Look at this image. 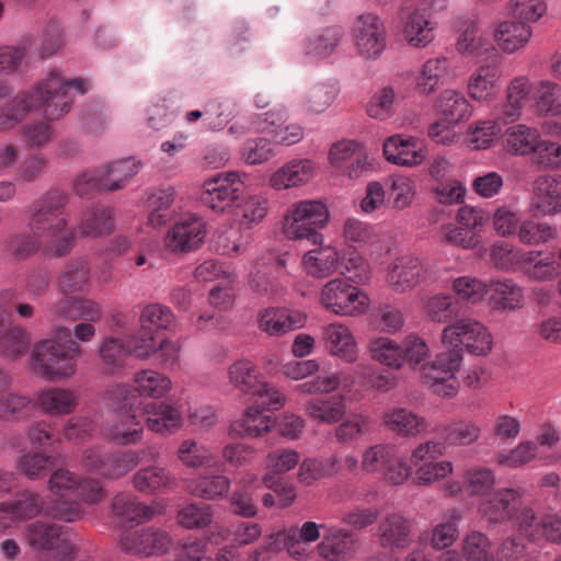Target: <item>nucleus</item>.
<instances>
[{
	"label": "nucleus",
	"mask_w": 561,
	"mask_h": 561,
	"mask_svg": "<svg viewBox=\"0 0 561 561\" xmlns=\"http://www.w3.org/2000/svg\"><path fill=\"white\" fill-rule=\"evenodd\" d=\"M111 210L105 206H96L89 211L81 220L77 231L79 232V242L84 238L106 234L112 229Z\"/></svg>",
	"instance_id": "nucleus-46"
},
{
	"label": "nucleus",
	"mask_w": 561,
	"mask_h": 561,
	"mask_svg": "<svg viewBox=\"0 0 561 561\" xmlns=\"http://www.w3.org/2000/svg\"><path fill=\"white\" fill-rule=\"evenodd\" d=\"M455 78V70L451 60L445 56H437L427 59L415 79L416 89L420 93L430 95L438 87L444 85Z\"/></svg>",
	"instance_id": "nucleus-16"
},
{
	"label": "nucleus",
	"mask_w": 561,
	"mask_h": 561,
	"mask_svg": "<svg viewBox=\"0 0 561 561\" xmlns=\"http://www.w3.org/2000/svg\"><path fill=\"white\" fill-rule=\"evenodd\" d=\"M113 513L127 522L149 519L152 511L136 501L131 494L121 493L114 496L112 501Z\"/></svg>",
	"instance_id": "nucleus-53"
},
{
	"label": "nucleus",
	"mask_w": 561,
	"mask_h": 561,
	"mask_svg": "<svg viewBox=\"0 0 561 561\" xmlns=\"http://www.w3.org/2000/svg\"><path fill=\"white\" fill-rule=\"evenodd\" d=\"M442 342L447 351L459 350L461 357L463 347L474 355H485L492 348V337L486 328L470 318L458 319L446 327Z\"/></svg>",
	"instance_id": "nucleus-5"
},
{
	"label": "nucleus",
	"mask_w": 561,
	"mask_h": 561,
	"mask_svg": "<svg viewBox=\"0 0 561 561\" xmlns=\"http://www.w3.org/2000/svg\"><path fill=\"white\" fill-rule=\"evenodd\" d=\"M352 35L356 50L363 58L376 59L386 48V26L375 14L359 15L354 22Z\"/></svg>",
	"instance_id": "nucleus-10"
},
{
	"label": "nucleus",
	"mask_w": 561,
	"mask_h": 561,
	"mask_svg": "<svg viewBox=\"0 0 561 561\" xmlns=\"http://www.w3.org/2000/svg\"><path fill=\"white\" fill-rule=\"evenodd\" d=\"M344 34V28L340 25L323 27L306 41L304 53L318 59L328 58L335 53Z\"/></svg>",
	"instance_id": "nucleus-28"
},
{
	"label": "nucleus",
	"mask_w": 561,
	"mask_h": 561,
	"mask_svg": "<svg viewBox=\"0 0 561 561\" xmlns=\"http://www.w3.org/2000/svg\"><path fill=\"white\" fill-rule=\"evenodd\" d=\"M336 271L355 284H365L370 277L368 263L357 248H343L339 252Z\"/></svg>",
	"instance_id": "nucleus-37"
},
{
	"label": "nucleus",
	"mask_w": 561,
	"mask_h": 561,
	"mask_svg": "<svg viewBox=\"0 0 561 561\" xmlns=\"http://www.w3.org/2000/svg\"><path fill=\"white\" fill-rule=\"evenodd\" d=\"M244 188V181L240 173H220L205 181L201 201L210 209L221 213L240 198Z\"/></svg>",
	"instance_id": "nucleus-9"
},
{
	"label": "nucleus",
	"mask_w": 561,
	"mask_h": 561,
	"mask_svg": "<svg viewBox=\"0 0 561 561\" xmlns=\"http://www.w3.org/2000/svg\"><path fill=\"white\" fill-rule=\"evenodd\" d=\"M141 164L134 158L123 159L106 163L101 167L104 184L108 192L123 190L135 175L138 174Z\"/></svg>",
	"instance_id": "nucleus-32"
},
{
	"label": "nucleus",
	"mask_w": 561,
	"mask_h": 561,
	"mask_svg": "<svg viewBox=\"0 0 561 561\" xmlns=\"http://www.w3.org/2000/svg\"><path fill=\"white\" fill-rule=\"evenodd\" d=\"M88 284L89 270L84 261L68 265L58 280L59 289L65 296L82 293Z\"/></svg>",
	"instance_id": "nucleus-54"
},
{
	"label": "nucleus",
	"mask_w": 561,
	"mask_h": 561,
	"mask_svg": "<svg viewBox=\"0 0 561 561\" xmlns=\"http://www.w3.org/2000/svg\"><path fill=\"white\" fill-rule=\"evenodd\" d=\"M560 262L550 252H530L523 266L525 273L533 279L547 280L559 275Z\"/></svg>",
	"instance_id": "nucleus-38"
},
{
	"label": "nucleus",
	"mask_w": 561,
	"mask_h": 561,
	"mask_svg": "<svg viewBox=\"0 0 561 561\" xmlns=\"http://www.w3.org/2000/svg\"><path fill=\"white\" fill-rule=\"evenodd\" d=\"M305 323L306 316L302 312L285 308H266L259 318L260 329L275 336L300 329Z\"/></svg>",
	"instance_id": "nucleus-19"
},
{
	"label": "nucleus",
	"mask_w": 561,
	"mask_h": 561,
	"mask_svg": "<svg viewBox=\"0 0 561 561\" xmlns=\"http://www.w3.org/2000/svg\"><path fill=\"white\" fill-rule=\"evenodd\" d=\"M274 425L271 415L264 413L260 407H251L247 410L243 419L230 426L231 432H238L242 436L259 437L268 432Z\"/></svg>",
	"instance_id": "nucleus-43"
},
{
	"label": "nucleus",
	"mask_w": 561,
	"mask_h": 561,
	"mask_svg": "<svg viewBox=\"0 0 561 561\" xmlns=\"http://www.w3.org/2000/svg\"><path fill=\"white\" fill-rule=\"evenodd\" d=\"M436 23L428 11L417 8L408 14L403 34L408 43L414 47H425L435 38Z\"/></svg>",
	"instance_id": "nucleus-24"
},
{
	"label": "nucleus",
	"mask_w": 561,
	"mask_h": 561,
	"mask_svg": "<svg viewBox=\"0 0 561 561\" xmlns=\"http://www.w3.org/2000/svg\"><path fill=\"white\" fill-rule=\"evenodd\" d=\"M341 472L339 457L332 456L325 459H306L299 467V481L306 485H311L314 481L332 477Z\"/></svg>",
	"instance_id": "nucleus-45"
},
{
	"label": "nucleus",
	"mask_w": 561,
	"mask_h": 561,
	"mask_svg": "<svg viewBox=\"0 0 561 561\" xmlns=\"http://www.w3.org/2000/svg\"><path fill=\"white\" fill-rule=\"evenodd\" d=\"M359 377L363 386L378 391H389L397 386L394 374L375 366H362Z\"/></svg>",
	"instance_id": "nucleus-61"
},
{
	"label": "nucleus",
	"mask_w": 561,
	"mask_h": 561,
	"mask_svg": "<svg viewBox=\"0 0 561 561\" xmlns=\"http://www.w3.org/2000/svg\"><path fill=\"white\" fill-rule=\"evenodd\" d=\"M460 363L459 350L440 352L431 365L423 366L425 382L431 386V381H440L445 376L454 375Z\"/></svg>",
	"instance_id": "nucleus-47"
},
{
	"label": "nucleus",
	"mask_w": 561,
	"mask_h": 561,
	"mask_svg": "<svg viewBox=\"0 0 561 561\" xmlns=\"http://www.w3.org/2000/svg\"><path fill=\"white\" fill-rule=\"evenodd\" d=\"M436 108L448 124L466 121L471 115V106L466 96L456 90H444L437 101Z\"/></svg>",
	"instance_id": "nucleus-31"
},
{
	"label": "nucleus",
	"mask_w": 561,
	"mask_h": 561,
	"mask_svg": "<svg viewBox=\"0 0 561 561\" xmlns=\"http://www.w3.org/2000/svg\"><path fill=\"white\" fill-rule=\"evenodd\" d=\"M176 518L186 529H202L211 524L214 512L209 504L190 503L179 510Z\"/></svg>",
	"instance_id": "nucleus-52"
},
{
	"label": "nucleus",
	"mask_w": 561,
	"mask_h": 561,
	"mask_svg": "<svg viewBox=\"0 0 561 561\" xmlns=\"http://www.w3.org/2000/svg\"><path fill=\"white\" fill-rule=\"evenodd\" d=\"M175 195L176 191L173 186L156 188L148 194V226L159 228L173 219L175 211L172 206Z\"/></svg>",
	"instance_id": "nucleus-25"
},
{
	"label": "nucleus",
	"mask_w": 561,
	"mask_h": 561,
	"mask_svg": "<svg viewBox=\"0 0 561 561\" xmlns=\"http://www.w3.org/2000/svg\"><path fill=\"white\" fill-rule=\"evenodd\" d=\"M31 344L28 333L20 325L12 324L0 336V354L10 359H16L27 353Z\"/></svg>",
	"instance_id": "nucleus-49"
},
{
	"label": "nucleus",
	"mask_w": 561,
	"mask_h": 561,
	"mask_svg": "<svg viewBox=\"0 0 561 561\" xmlns=\"http://www.w3.org/2000/svg\"><path fill=\"white\" fill-rule=\"evenodd\" d=\"M230 488V480L226 476L199 477L190 482V492L205 500H216L222 497Z\"/></svg>",
	"instance_id": "nucleus-50"
},
{
	"label": "nucleus",
	"mask_w": 561,
	"mask_h": 561,
	"mask_svg": "<svg viewBox=\"0 0 561 561\" xmlns=\"http://www.w3.org/2000/svg\"><path fill=\"white\" fill-rule=\"evenodd\" d=\"M159 339L160 334H157L154 330L140 327L137 334L126 344L130 348V355L134 354L136 357L145 359L157 353Z\"/></svg>",
	"instance_id": "nucleus-62"
},
{
	"label": "nucleus",
	"mask_w": 561,
	"mask_h": 561,
	"mask_svg": "<svg viewBox=\"0 0 561 561\" xmlns=\"http://www.w3.org/2000/svg\"><path fill=\"white\" fill-rule=\"evenodd\" d=\"M28 543L41 550H54L60 541V528L53 524L35 522L27 527Z\"/></svg>",
	"instance_id": "nucleus-55"
},
{
	"label": "nucleus",
	"mask_w": 561,
	"mask_h": 561,
	"mask_svg": "<svg viewBox=\"0 0 561 561\" xmlns=\"http://www.w3.org/2000/svg\"><path fill=\"white\" fill-rule=\"evenodd\" d=\"M355 541L353 535L344 530H331L317 549L327 561H344L352 557Z\"/></svg>",
	"instance_id": "nucleus-30"
},
{
	"label": "nucleus",
	"mask_w": 561,
	"mask_h": 561,
	"mask_svg": "<svg viewBox=\"0 0 561 561\" xmlns=\"http://www.w3.org/2000/svg\"><path fill=\"white\" fill-rule=\"evenodd\" d=\"M539 139V130L525 124L511 126L505 131L506 149L516 156L531 154Z\"/></svg>",
	"instance_id": "nucleus-34"
},
{
	"label": "nucleus",
	"mask_w": 561,
	"mask_h": 561,
	"mask_svg": "<svg viewBox=\"0 0 561 561\" xmlns=\"http://www.w3.org/2000/svg\"><path fill=\"white\" fill-rule=\"evenodd\" d=\"M500 69L494 65L479 67L469 78V95L477 101H488L500 90Z\"/></svg>",
	"instance_id": "nucleus-27"
},
{
	"label": "nucleus",
	"mask_w": 561,
	"mask_h": 561,
	"mask_svg": "<svg viewBox=\"0 0 561 561\" xmlns=\"http://www.w3.org/2000/svg\"><path fill=\"white\" fill-rule=\"evenodd\" d=\"M171 546V536L165 530L153 527L127 529L119 537L121 549L134 556L164 554Z\"/></svg>",
	"instance_id": "nucleus-11"
},
{
	"label": "nucleus",
	"mask_w": 561,
	"mask_h": 561,
	"mask_svg": "<svg viewBox=\"0 0 561 561\" xmlns=\"http://www.w3.org/2000/svg\"><path fill=\"white\" fill-rule=\"evenodd\" d=\"M305 409L307 414L321 423L334 424L346 413V399L343 394H325L309 399Z\"/></svg>",
	"instance_id": "nucleus-22"
},
{
	"label": "nucleus",
	"mask_w": 561,
	"mask_h": 561,
	"mask_svg": "<svg viewBox=\"0 0 561 561\" xmlns=\"http://www.w3.org/2000/svg\"><path fill=\"white\" fill-rule=\"evenodd\" d=\"M206 234L205 224L203 220L195 216L176 222L167 234V244L174 243V245H198Z\"/></svg>",
	"instance_id": "nucleus-36"
},
{
	"label": "nucleus",
	"mask_w": 561,
	"mask_h": 561,
	"mask_svg": "<svg viewBox=\"0 0 561 561\" xmlns=\"http://www.w3.org/2000/svg\"><path fill=\"white\" fill-rule=\"evenodd\" d=\"M99 355L105 371L115 374L124 368L125 362L130 355V348L121 339L107 337L101 343Z\"/></svg>",
	"instance_id": "nucleus-44"
},
{
	"label": "nucleus",
	"mask_w": 561,
	"mask_h": 561,
	"mask_svg": "<svg viewBox=\"0 0 561 561\" xmlns=\"http://www.w3.org/2000/svg\"><path fill=\"white\" fill-rule=\"evenodd\" d=\"M67 194L50 190L36 198L30 207L27 230L18 237L19 245H72L79 242V232L65 217Z\"/></svg>",
	"instance_id": "nucleus-2"
},
{
	"label": "nucleus",
	"mask_w": 561,
	"mask_h": 561,
	"mask_svg": "<svg viewBox=\"0 0 561 561\" xmlns=\"http://www.w3.org/2000/svg\"><path fill=\"white\" fill-rule=\"evenodd\" d=\"M34 409L35 403L25 396L9 393L0 399V419L5 421L26 417Z\"/></svg>",
	"instance_id": "nucleus-57"
},
{
	"label": "nucleus",
	"mask_w": 561,
	"mask_h": 561,
	"mask_svg": "<svg viewBox=\"0 0 561 561\" xmlns=\"http://www.w3.org/2000/svg\"><path fill=\"white\" fill-rule=\"evenodd\" d=\"M461 519L458 511L451 510L448 512L447 520L438 524L433 529L432 546L436 549H445L453 545L458 537L457 524Z\"/></svg>",
	"instance_id": "nucleus-60"
},
{
	"label": "nucleus",
	"mask_w": 561,
	"mask_h": 561,
	"mask_svg": "<svg viewBox=\"0 0 561 561\" xmlns=\"http://www.w3.org/2000/svg\"><path fill=\"white\" fill-rule=\"evenodd\" d=\"M82 348L71 339L68 328H58L54 336L39 342L33 353L34 370L46 379L70 377L77 369V358Z\"/></svg>",
	"instance_id": "nucleus-3"
},
{
	"label": "nucleus",
	"mask_w": 561,
	"mask_h": 561,
	"mask_svg": "<svg viewBox=\"0 0 561 561\" xmlns=\"http://www.w3.org/2000/svg\"><path fill=\"white\" fill-rule=\"evenodd\" d=\"M377 537L383 549H404L411 542V523L400 513L387 514L378 525Z\"/></svg>",
	"instance_id": "nucleus-15"
},
{
	"label": "nucleus",
	"mask_w": 561,
	"mask_h": 561,
	"mask_svg": "<svg viewBox=\"0 0 561 561\" xmlns=\"http://www.w3.org/2000/svg\"><path fill=\"white\" fill-rule=\"evenodd\" d=\"M486 289V294H489L490 300L496 309L514 310L523 305L522 288L511 280L492 282L488 284Z\"/></svg>",
	"instance_id": "nucleus-41"
},
{
	"label": "nucleus",
	"mask_w": 561,
	"mask_h": 561,
	"mask_svg": "<svg viewBox=\"0 0 561 561\" xmlns=\"http://www.w3.org/2000/svg\"><path fill=\"white\" fill-rule=\"evenodd\" d=\"M427 316L436 322H455L459 317V302L451 296L435 295L426 302Z\"/></svg>",
	"instance_id": "nucleus-56"
},
{
	"label": "nucleus",
	"mask_w": 561,
	"mask_h": 561,
	"mask_svg": "<svg viewBox=\"0 0 561 561\" xmlns=\"http://www.w3.org/2000/svg\"><path fill=\"white\" fill-rule=\"evenodd\" d=\"M490 540L480 531H471L462 542V554L468 561H485L492 556Z\"/></svg>",
	"instance_id": "nucleus-63"
},
{
	"label": "nucleus",
	"mask_w": 561,
	"mask_h": 561,
	"mask_svg": "<svg viewBox=\"0 0 561 561\" xmlns=\"http://www.w3.org/2000/svg\"><path fill=\"white\" fill-rule=\"evenodd\" d=\"M322 306L340 316L364 313L369 305L367 295L342 279L328 282L321 291Z\"/></svg>",
	"instance_id": "nucleus-8"
},
{
	"label": "nucleus",
	"mask_w": 561,
	"mask_h": 561,
	"mask_svg": "<svg viewBox=\"0 0 561 561\" xmlns=\"http://www.w3.org/2000/svg\"><path fill=\"white\" fill-rule=\"evenodd\" d=\"M43 508L44 502L41 495L24 490L18 493L14 501L0 503V529L9 527L11 522L31 519Z\"/></svg>",
	"instance_id": "nucleus-14"
},
{
	"label": "nucleus",
	"mask_w": 561,
	"mask_h": 561,
	"mask_svg": "<svg viewBox=\"0 0 561 561\" xmlns=\"http://www.w3.org/2000/svg\"><path fill=\"white\" fill-rule=\"evenodd\" d=\"M440 435L448 445L467 446L479 439L481 427L472 421H458L444 426Z\"/></svg>",
	"instance_id": "nucleus-48"
},
{
	"label": "nucleus",
	"mask_w": 561,
	"mask_h": 561,
	"mask_svg": "<svg viewBox=\"0 0 561 561\" xmlns=\"http://www.w3.org/2000/svg\"><path fill=\"white\" fill-rule=\"evenodd\" d=\"M38 405L50 415L71 413L78 404L75 393L67 389L51 388L37 398Z\"/></svg>",
	"instance_id": "nucleus-39"
},
{
	"label": "nucleus",
	"mask_w": 561,
	"mask_h": 561,
	"mask_svg": "<svg viewBox=\"0 0 561 561\" xmlns=\"http://www.w3.org/2000/svg\"><path fill=\"white\" fill-rule=\"evenodd\" d=\"M135 386L116 385L110 391V396L121 398L123 400L122 407L129 409L139 408L145 405L141 397L161 398L171 388V380L163 374L152 370L144 369L135 374Z\"/></svg>",
	"instance_id": "nucleus-6"
},
{
	"label": "nucleus",
	"mask_w": 561,
	"mask_h": 561,
	"mask_svg": "<svg viewBox=\"0 0 561 561\" xmlns=\"http://www.w3.org/2000/svg\"><path fill=\"white\" fill-rule=\"evenodd\" d=\"M324 337L331 354L350 363L356 359V343L347 327L332 323L325 328Z\"/></svg>",
	"instance_id": "nucleus-35"
},
{
	"label": "nucleus",
	"mask_w": 561,
	"mask_h": 561,
	"mask_svg": "<svg viewBox=\"0 0 561 561\" xmlns=\"http://www.w3.org/2000/svg\"><path fill=\"white\" fill-rule=\"evenodd\" d=\"M71 89L84 94L90 84L84 79H65L56 69L48 71L32 89L19 91L9 103L0 107V131L13 129L35 110H42L48 121L59 119L71 108Z\"/></svg>",
	"instance_id": "nucleus-1"
},
{
	"label": "nucleus",
	"mask_w": 561,
	"mask_h": 561,
	"mask_svg": "<svg viewBox=\"0 0 561 561\" xmlns=\"http://www.w3.org/2000/svg\"><path fill=\"white\" fill-rule=\"evenodd\" d=\"M231 382L244 393H262L267 391L266 383L257 379L255 366L248 360H239L229 368Z\"/></svg>",
	"instance_id": "nucleus-42"
},
{
	"label": "nucleus",
	"mask_w": 561,
	"mask_h": 561,
	"mask_svg": "<svg viewBox=\"0 0 561 561\" xmlns=\"http://www.w3.org/2000/svg\"><path fill=\"white\" fill-rule=\"evenodd\" d=\"M425 277V270L417 257L402 256L396 260L388 273V282L393 290L404 293L416 286Z\"/></svg>",
	"instance_id": "nucleus-21"
},
{
	"label": "nucleus",
	"mask_w": 561,
	"mask_h": 561,
	"mask_svg": "<svg viewBox=\"0 0 561 561\" xmlns=\"http://www.w3.org/2000/svg\"><path fill=\"white\" fill-rule=\"evenodd\" d=\"M81 465L88 471L116 480L139 465V456L136 450L107 454L101 447H90L83 451Z\"/></svg>",
	"instance_id": "nucleus-7"
},
{
	"label": "nucleus",
	"mask_w": 561,
	"mask_h": 561,
	"mask_svg": "<svg viewBox=\"0 0 561 561\" xmlns=\"http://www.w3.org/2000/svg\"><path fill=\"white\" fill-rule=\"evenodd\" d=\"M523 504L516 489H500L480 503L479 511L489 524H503L513 519Z\"/></svg>",
	"instance_id": "nucleus-12"
},
{
	"label": "nucleus",
	"mask_w": 561,
	"mask_h": 561,
	"mask_svg": "<svg viewBox=\"0 0 561 561\" xmlns=\"http://www.w3.org/2000/svg\"><path fill=\"white\" fill-rule=\"evenodd\" d=\"M112 405L121 411L119 421L111 430L112 439L121 445H130L138 443L142 437V426L140 421L139 408L133 410L123 405L121 398L110 396Z\"/></svg>",
	"instance_id": "nucleus-18"
},
{
	"label": "nucleus",
	"mask_w": 561,
	"mask_h": 561,
	"mask_svg": "<svg viewBox=\"0 0 561 561\" xmlns=\"http://www.w3.org/2000/svg\"><path fill=\"white\" fill-rule=\"evenodd\" d=\"M312 175L313 165L310 160H293L272 175L271 185L276 190H285L307 183Z\"/></svg>",
	"instance_id": "nucleus-29"
},
{
	"label": "nucleus",
	"mask_w": 561,
	"mask_h": 561,
	"mask_svg": "<svg viewBox=\"0 0 561 561\" xmlns=\"http://www.w3.org/2000/svg\"><path fill=\"white\" fill-rule=\"evenodd\" d=\"M329 219L327 206L319 201H302L295 204L283 221V233L291 241H307L312 245H322L323 237L317 228L323 227Z\"/></svg>",
	"instance_id": "nucleus-4"
},
{
	"label": "nucleus",
	"mask_w": 561,
	"mask_h": 561,
	"mask_svg": "<svg viewBox=\"0 0 561 561\" xmlns=\"http://www.w3.org/2000/svg\"><path fill=\"white\" fill-rule=\"evenodd\" d=\"M175 479L165 469L157 466H149L138 470L133 477V484L136 490L142 493L152 494L174 483Z\"/></svg>",
	"instance_id": "nucleus-40"
},
{
	"label": "nucleus",
	"mask_w": 561,
	"mask_h": 561,
	"mask_svg": "<svg viewBox=\"0 0 561 561\" xmlns=\"http://www.w3.org/2000/svg\"><path fill=\"white\" fill-rule=\"evenodd\" d=\"M370 357L391 368H400L403 365L402 347L388 337H378L369 342Z\"/></svg>",
	"instance_id": "nucleus-51"
},
{
	"label": "nucleus",
	"mask_w": 561,
	"mask_h": 561,
	"mask_svg": "<svg viewBox=\"0 0 561 561\" xmlns=\"http://www.w3.org/2000/svg\"><path fill=\"white\" fill-rule=\"evenodd\" d=\"M382 424L402 437H415L427 428L426 420L404 408L387 410L382 415Z\"/></svg>",
	"instance_id": "nucleus-23"
},
{
	"label": "nucleus",
	"mask_w": 561,
	"mask_h": 561,
	"mask_svg": "<svg viewBox=\"0 0 561 561\" xmlns=\"http://www.w3.org/2000/svg\"><path fill=\"white\" fill-rule=\"evenodd\" d=\"M396 453L397 448L393 445H374L364 451L362 469L370 473H382L383 469L389 465Z\"/></svg>",
	"instance_id": "nucleus-58"
},
{
	"label": "nucleus",
	"mask_w": 561,
	"mask_h": 561,
	"mask_svg": "<svg viewBox=\"0 0 561 561\" xmlns=\"http://www.w3.org/2000/svg\"><path fill=\"white\" fill-rule=\"evenodd\" d=\"M531 205L536 215H551L560 211L561 176H539L535 181Z\"/></svg>",
	"instance_id": "nucleus-20"
},
{
	"label": "nucleus",
	"mask_w": 561,
	"mask_h": 561,
	"mask_svg": "<svg viewBox=\"0 0 561 561\" xmlns=\"http://www.w3.org/2000/svg\"><path fill=\"white\" fill-rule=\"evenodd\" d=\"M383 154L386 160L393 164L415 167L424 161L426 151L417 139L393 135L385 140Z\"/></svg>",
	"instance_id": "nucleus-13"
},
{
	"label": "nucleus",
	"mask_w": 561,
	"mask_h": 561,
	"mask_svg": "<svg viewBox=\"0 0 561 561\" xmlns=\"http://www.w3.org/2000/svg\"><path fill=\"white\" fill-rule=\"evenodd\" d=\"M173 318L169 307L151 304L144 308L140 316V325L142 329L154 330L159 334V330L167 329L172 323Z\"/></svg>",
	"instance_id": "nucleus-59"
},
{
	"label": "nucleus",
	"mask_w": 561,
	"mask_h": 561,
	"mask_svg": "<svg viewBox=\"0 0 561 561\" xmlns=\"http://www.w3.org/2000/svg\"><path fill=\"white\" fill-rule=\"evenodd\" d=\"M139 414L147 427L157 434H171L182 426L180 411L164 402L145 404L140 407Z\"/></svg>",
	"instance_id": "nucleus-17"
},
{
	"label": "nucleus",
	"mask_w": 561,
	"mask_h": 561,
	"mask_svg": "<svg viewBox=\"0 0 561 561\" xmlns=\"http://www.w3.org/2000/svg\"><path fill=\"white\" fill-rule=\"evenodd\" d=\"M337 261L336 248H313L304 255L302 265L308 275L324 278L336 271Z\"/></svg>",
	"instance_id": "nucleus-33"
},
{
	"label": "nucleus",
	"mask_w": 561,
	"mask_h": 561,
	"mask_svg": "<svg viewBox=\"0 0 561 561\" xmlns=\"http://www.w3.org/2000/svg\"><path fill=\"white\" fill-rule=\"evenodd\" d=\"M533 161L545 169H559L561 167V145L550 140L539 139L533 151Z\"/></svg>",
	"instance_id": "nucleus-64"
},
{
	"label": "nucleus",
	"mask_w": 561,
	"mask_h": 561,
	"mask_svg": "<svg viewBox=\"0 0 561 561\" xmlns=\"http://www.w3.org/2000/svg\"><path fill=\"white\" fill-rule=\"evenodd\" d=\"M531 35V27L519 21L501 22L494 31V39L497 46L507 54H513L525 47Z\"/></svg>",
	"instance_id": "nucleus-26"
}]
</instances>
